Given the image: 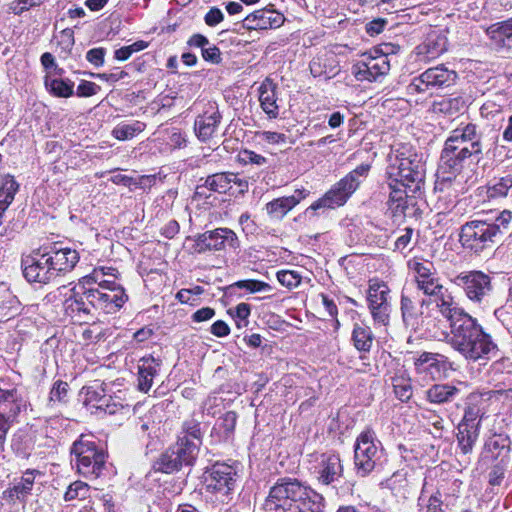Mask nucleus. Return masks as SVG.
I'll return each mask as SVG.
<instances>
[{
  "instance_id": "1",
  "label": "nucleus",
  "mask_w": 512,
  "mask_h": 512,
  "mask_svg": "<svg viewBox=\"0 0 512 512\" xmlns=\"http://www.w3.org/2000/svg\"><path fill=\"white\" fill-rule=\"evenodd\" d=\"M107 275L104 268L94 270L91 275L84 276L79 284L89 285L98 283L97 289H89V300L94 303L95 309L105 310L111 313L122 307L126 301L124 290L121 286L116 285L110 280L103 279Z\"/></svg>"
},
{
  "instance_id": "2",
  "label": "nucleus",
  "mask_w": 512,
  "mask_h": 512,
  "mask_svg": "<svg viewBox=\"0 0 512 512\" xmlns=\"http://www.w3.org/2000/svg\"><path fill=\"white\" fill-rule=\"evenodd\" d=\"M390 164L387 168V175L391 180L390 183H395L394 186L400 184L404 187H410L415 184V188H418L420 182L424 178V164L421 159L414 155L413 157H401L396 155L389 156Z\"/></svg>"
},
{
  "instance_id": "3",
  "label": "nucleus",
  "mask_w": 512,
  "mask_h": 512,
  "mask_svg": "<svg viewBox=\"0 0 512 512\" xmlns=\"http://www.w3.org/2000/svg\"><path fill=\"white\" fill-rule=\"evenodd\" d=\"M498 227L485 222L473 221L466 223L460 231L459 239L463 247L475 253L492 249Z\"/></svg>"
},
{
  "instance_id": "4",
  "label": "nucleus",
  "mask_w": 512,
  "mask_h": 512,
  "mask_svg": "<svg viewBox=\"0 0 512 512\" xmlns=\"http://www.w3.org/2000/svg\"><path fill=\"white\" fill-rule=\"evenodd\" d=\"M450 319V341L461 353L471 351L467 348L470 344L481 337V330L475 326L473 319L467 314L454 311L449 315Z\"/></svg>"
},
{
  "instance_id": "5",
  "label": "nucleus",
  "mask_w": 512,
  "mask_h": 512,
  "mask_svg": "<svg viewBox=\"0 0 512 512\" xmlns=\"http://www.w3.org/2000/svg\"><path fill=\"white\" fill-rule=\"evenodd\" d=\"M450 319V341L461 353L471 351L467 348L470 344L481 337V330L475 326L473 319L467 314L454 311L449 315Z\"/></svg>"
},
{
  "instance_id": "6",
  "label": "nucleus",
  "mask_w": 512,
  "mask_h": 512,
  "mask_svg": "<svg viewBox=\"0 0 512 512\" xmlns=\"http://www.w3.org/2000/svg\"><path fill=\"white\" fill-rule=\"evenodd\" d=\"M72 452L77 458V468L80 473L98 475L104 465L105 455L103 451L97 449L93 441L81 436L74 443Z\"/></svg>"
},
{
  "instance_id": "7",
  "label": "nucleus",
  "mask_w": 512,
  "mask_h": 512,
  "mask_svg": "<svg viewBox=\"0 0 512 512\" xmlns=\"http://www.w3.org/2000/svg\"><path fill=\"white\" fill-rule=\"evenodd\" d=\"M85 286L80 289L76 286L63 293L65 313L78 321H84L95 309L94 303L89 300V290L84 291Z\"/></svg>"
},
{
  "instance_id": "8",
  "label": "nucleus",
  "mask_w": 512,
  "mask_h": 512,
  "mask_svg": "<svg viewBox=\"0 0 512 512\" xmlns=\"http://www.w3.org/2000/svg\"><path fill=\"white\" fill-rule=\"evenodd\" d=\"M387 285L378 282H372L369 285L368 300L371 314L375 321L387 325L389 323V303Z\"/></svg>"
},
{
  "instance_id": "9",
  "label": "nucleus",
  "mask_w": 512,
  "mask_h": 512,
  "mask_svg": "<svg viewBox=\"0 0 512 512\" xmlns=\"http://www.w3.org/2000/svg\"><path fill=\"white\" fill-rule=\"evenodd\" d=\"M302 494L303 491L297 483L289 482L276 485L271 489L264 508L267 511H273L278 508L286 509L289 500H299L302 498Z\"/></svg>"
},
{
  "instance_id": "10",
  "label": "nucleus",
  "mask_w": 512,
  "mask_h": 512,
  "mask_svg": "<svg viewBox=\"0 0 512 512\" xmlns=\"http://www.w3.org/2000/svg\"><path fill=\"white\" fill-rule=\"evenodd\" d=\"M233 468L225 463H216L208 469L203 481L208 491H223L227 493L230 490V484L233 481Z\"/></svg>"
},
{
  "instance_id": "11",
  "label": "nucleus",
  "mask_w": 512,
  "mask_h": 512,
  "mask_svg": "<svg viewBox=\"0 0 512 512\" xmlns=\"http://www.w3.org/2000/svg\"><path fill=\"white\" fill-rule=\"evenodd\" d=\"M236 240L237 238L232 231L217 229L199 236L193 248L196 253H203L207 250L218 251L225 248L226 241H228L231 246H234Z\"/></svg>"
},
{
  "instance_id": "12",
  "label": "nucleus",
  "mask_w": 512,
  "mask_h": 512,
  "mask_svg": "<svg viewBox=\"0 0 512 512\" xmlns=\"http://www.w3.org/2000/svg\"><path fill=\"white\" fill-rule=\"evenodd\" d=\"M195 446L187 439H182L177 451H167L162 455L159 462V469L165 473L178 470L183 462H189L193 456Z\"/></svg>"
},
{
  "instance_id": "13",
  "label": "nucleus",
  "mask_w": 512,
  "mask_h": 512,
  "mask_svg": "<svg viewBox=\"0 0 512 512\" xmlns=\"http://www.w3.org/2000/svg\"><path fill=\"white\" fill-rule=\"evenodd\" d=\"M377 452V448L373 443V437L370 433L365 432L360 435L355 447V463L364 472H369L374 467L373 458Z\"/></svg>"
},
{
  "instance_id": "14",
  "label": "nucleus",
  "mask_w": 512,
  "mask_h": 512,
  "mask_svg": "<svg viewBox=\"0 0 512 512\" xmlns=\"http://www.w3.org/2000/svg\"><path fill=\"white\" fill-rule=\"evenodd\" d=\"M457 280L465 285L467 295L472 300L480 301L491 288L488 276L481 272H471L467 275L459 276Z\"/></svg>"
},
{
  "instance_id": "15",
  "label": "nucleus",
  "mask_w": 512,
  "mask_h": 512,
  "mask_svg": "<svg viewBox=\"0 0 512 512\" xmlns=\"http://www.w3.org/2000/svg\"><path fill=\"white\" fill-rule=\"evenodd\" d=\"M79 260V255L76 250L70 248H63L55 251L52 256L46 259V264H49L51 269L57 271H70L74 268Z\"/></svg>"
},
{
  "instance_id": "16",
  "label": "nucleus",
  "mask_w": 512,
  "mask_h": 512,
  "mask_svg": "<svg viewBox=\"0 0 512 512\" xmlns=\"http://www.w3.org/2000/svg\"><path fill=\"white\" fill-rule=\"evenodd\" d=\"M392 188L389 200V211L395 220H401L405 217L407 206L406 193L394 184L389 183Z\"/></svg>"
},
{
  "instance_id": "17",
  "label": "nucleus",
  "mask_w": 512,
  "mask_h": 512,
  "mask_svg": "<svg viewBox=\"0 0 512 512\" xmlns=\"http://www.w3.org/2000/svg\"><path fill=\"white\" fill-rule=\"evenodd\" d=\"M346 201V196L343 195L342 191L335 185L332 189L327 191L322 198L313 203L309 209L314 211L321 208L334 209L336 206H343Z\"/></svg>"
},
{
  "instance_id": "18",
  "label": "nucleus",
  "mask_w": 512,
  "mask_h": 512,
  "mask_svg": "<svg viewBox=\"0 0 512 512\" xmlns=\"http://www.w3.org/2000/svg\"><path fill=\"white\" fill-rule=\"evenodd\" d=\"M417 365L423 372L428 373L433 379H440L446 375L447 367L444 362H441L435 356L422 355L417 362Z\"/></svg>"
},
{
  "instance_id": "19",
  "label": "nucleus",
  "mask_w": 512,
  "mask_h": 512,
  "mask_svg": "<svg viewBox=\"0 0 512 512\" xmlns=\"http://www.w3.org/2000/svg\"><path fill=\"white\" fill-rule=\"evenodd\" d=\"M22 263L24 265V277L29 282H45L48 279L46 267L41 265L40 262L35 261L32 256H26Z\"/></svg>"
},
{
  "instance_id": "20",
  "label": "nucleus",
  "mask_w": 512,
  "mask_h": 512,
  "mask_svg": "<svg viewBox=\"0 0 512 512\" xmlns=\"http://www.w3.org/2000/svg\"><path fill=\"white\" fill-rule=\"evenodd\" d=\"M38 473L36 470H26L21 477L20 483L4 492L5 497L12 501L15 498L18 499L20 495L29 493Z\"/></svg>"
},
{
  "instance_id": "21",
  "label": "nucleus",
  "mask_w": 512,
  "mask_h": 512,
  "mask_svg": "<svg viewBox=\"0 0 512 512\" xmlns=\"http://www.w3.org/2000/svg\"><path fill=\"white\" fill-rule=\"evenodd\" d=\"M300 202L296 195L275 199L266 205V211L270 215H285Z\"/></svg>"
},
{
  "instance_id": "22",
  "label": "nucleus",
  "mask_w": 512,
  "mask_h": 512,
  "mask_svg": "<svg viewBox=\"0 0 512 512\" xmlns=\"http://www.w3.org/2000/svg\"><path fill=\"white\" fill-rule=\"evenodd\" d=\"M155 360L153 358H143L139 364V388L142 391H148L151 388L155 370Z\"/></svg>"
},
{
  "instance_id": "23",
  "label": "nucleus",
  "mask_w": 512,
  "mask_h": 512,
  "mask_svg": "<svg viewBox=\"0 0 512 512\" xmlns=\"http://www.w3.org/2000/svg\"><path fill=\"white\" fill-rule=\"evenodd\" d=\"M454 73L444 67L428 69L421 75V81L428 85H442L453 79Z\"/></svg>"
},
{
  "instance_id": "24",
  "label": "nucleus",
  "mask_w": 512,
  "mask_h": 512,
  "mask_svg": "<svg viewBox=\"0 0 512 512\" xmlns=\"http://www.w3.org/2000/svg\"><path fill=\"white\" fill-rule=\"evenodd\" d=\"M423 305V301L421 303H415L410 297L403 296L401 309L404 322L411 326L417 324V320L422 314L421 307Z\"/></svg>"
},
{
  "instance_id": "25",
  "label": "nucleus",
  "mask_w": 512,
  "mask_h": 512,
  "mask_svg": "<svg viewBox=\"0 0 512 512\" xmlns=\"http://www.w3.org/2000/svg\"><path fill=\"white\" fill-rule=\"evenodd\" d=\"M218 119L216 115L203 117L196 122V132L199 139L207 141L217 134Z\"/></svg>"
},
{
  "instance_id": "26",
  "label": "nucleus",
  "mask_w": 512,
  "mask_h": 512,
  "mask_svg": "<svg viewBox=\"0 0 512 512\" xmlns=\"http://www.w3.org/2000/svg\"><path fill=\"white\" fill-rule=\"evenodd\" d=\"M458 440L462 446V450L467 452L477 437V423H460L458 426Z\"/></svg>"
},
{
  "instance_id": "27",
  "label": "nucleus",
  "mask_w": 512,
  "mask_h": 512,
  "mask_svg": "<svg viewBox=\"0 0 512 512\" xmlns=\"http://www.w3.org/2000/svg\"><path fill=\"white\" fill-rule=\"evenodd\" d=\"M18 189V184L13 177L7 175L0 187V210L4 212L12 203L14 195Z\"/></svg>"
},
{
  "instance_id": "28",
  "label": "nucleus",
  "mask_w": 512,
  "mask_h": 512,
  "mask_svg": "<svg viewBox=\"0 0 512 512\" xmlns=\"http://www.w3.org/2000/svg\"><path fill=\"white\" fill-rule=\"evenodd\" d=\"M261 137L269 146L278 150L289 148L294 143L289 135L276 131H265Z\"/></svg>"
},
{
  "instance_id": "29",
  "label": "nucleus",
  "mask_w": 512,
  "mask_h": 512,
  "mask_svg": "<svg viewBox=\"0 0 512 512\" xmlns=\"http://www.w3.org/2000/svg\"><path fill=\"white\" fill-rule=\"evenodd\" d=\"M492 347L493 346L488 337L481 333V337H477V340H474V342L467 347L470 348L471 351H464L462 354H464L467 358L477 360L483 355L488 354Z\"/></svg>"
},
{
  "instance_id": "30",
  "label": "nucleus",
  "mask_w": 512,
  "mask_h": 512,
  "mask_svg": "<svg viewBox=\"0 0 512 512\" xmlns=\"http://www.w3.org/2000/svg\"><path fill=\"white\" fill-rule=\"evenodd\" d=\"M237 177L233 174H216L207 180L210 189L219 193L226 192L231 189V183H236Z\"/></svg>"
},
{
  "instance_id": "31",
  "label": "nucleus",
  "mask_w": 512,
  "mask_h": 512,
  "mask_svg": "<svg viewBox=\"0 0 512 512\" xmlns=\"http://www.w3.org/2000/svg\"><path fill=\"white\" fill-rule=\"evenodd\" d=\"M457 391L456 387L448 385H434L427 392L428 398L434 403L447 401Z\"/></svg>"
},
{
  "instance_id": "32",
  "label": "nucleus",
  "mask_w": 512,
  "mask_h": 512,
  "mask_svg": "<svg viewBox=\"0 0 512 512\" xmlns=\"http://www.w3.org/2000/svg\"><path fill=\"white\" fill-rule=\"evenodd\" d=\"M419 288L427 295H440L442 298V305H451L450 301L444 298L442 293L443 286L433 278L418 279Z\"/></svg>"
},
{
  "instance_id": "33",
  "label": "nucleus",
  "mask_w": 512,
  "mask_h": 512,
  "mask_svg": "<svg viewBox=\"0 0 512 512\" xmlns=\"http://www.w3.org/2000/svg\"><path fill=\"white\" fill-rule=\"evenodd\" d=\"M259 100L263 110L268 113H274L276 109L274 92L271 83H264L260 88Z\"/></svg>"
},
{
  "instance_id": "34",
  "label": "nucleus",
  "mask_w": 512,
  "mask_h": 512,
  "mask_svg": "<svg viewBox=\"0 0 512 512\" xmlns=\"http://www.w3.org/2000/svg\"><path fill=\"white\" fill-rule=\"evenodd\" d=\"M490 37L505 44V39L512 38V20L503 24L492 25L487 29Z\"/></svg>"
},
{
  "instance_id": "35",
  "label": "nucleus",
  "mask_w": 512,
  "mask_h": 512,
  "mask_svg": "<svg viewBox=\"0 0 512 512\" xmlns=\"http://www.w3.org/2000/svg\"><path fill=\"white\" fill-rule=\"evenodd\" d=\"M353 339L357 349L368 350L372 344L371 332L368 328L356 326L353 332Z\"/></svg>"
},
{
  "instance_id": "36",
  "label": "nucleus",
  "mask_w": 512,
  "mask_h": 512,
  "mask_svg": "<svg viewBox=\"0 0 512 512\" xmlns=\"http://www.w3.org/2000/svg\"><path fill=\"white\" fill-rule=\"evenodd\" d=\"M340 470L341 466L339 460L336 457H330L321 472L320 480L327 485L334 480Z\"/></svg>"
},
{
  "instance_id": "37",
  "label": "nucleus",
  "mask_w": 512,
  "mask_h": 512,
  "mask_svg": "<svg viewBox=\"0 0 512 512\" xmlns=\"http://www.w3.org/2000/svg\"><path fill=\"white\" fill-rule=\"evenodd\" d=\"M278 281L288 289H293L299 286L303 277L296 271L283 270L277 273Z\"/></svg>"
},
{
  "instance_id": "38",
  "label": "nucleus",
  "mask_w": 512,
  "mask_h": 512,
  "mask_svg": "<svg viewBox=\"0 0 512 512\" xmlns=\"http://www.w3.org/2000/svg\"><path fill=\"white\" fill-rule=\"evenodd\" d=\"M46 87L58 97H69L72 94V87L59 79H46Z\"/></svg>"
},
{
  "instance_id": "39",
  "label": "nucleus",
  "mask_w": 512,
  "mask_h": 512,
  "mask_svg": "<svg viewBox=\"0 0 512 512\" xmlns=\"http://www.w3.org/2000/svg\"><path fill=\"white\" fill-rule=\"evenodd\" d=\"M357 174H358V172L355 171L354 173L348 175L347 177H345L344 179H342L341 181H339L336 184L338 186V188L342 191L343 195L346 196L347 199L353 192L356 191V189L359 186V182L357 180Z\"/></svg>"
},
{
  "instance_id": "40",
  "label": "nucleus",
  "mask_w": 512,
  "mask_h": 512,
  "mask_svg": "<svg viewBox=\"0 0 512 512\" xmlns=\"http://www.w3.org/2000/svg\"><path fill=\"white\" fill-rule=\"evenodd\" d=\"M234 286L238 288H244L250 291L251 293L256 292H270L272 290L271 286L265 282L257 281V280H244L239 281L234 284Z\"/></svg>"
},
{
  "instance_id": "41",
  "label": "nucleus",
  "mask_w": 512,
  "mask_h": 512,
  "mask_svg": "<svg viewBox=\"0 0 512 512\" xmlns=\"http://www.w3.org/2000/svg\"><path fill=\"white\" fill-rule=\"evenodd\" d=\"M475 134V128L473 126H467L463 132L455 131L454 135L448 139L446 142V150L448 149H457L458 146L455 145L456 142L461 138L462 142H466V139L471 140L472 135Z\"/></svg>"
},
{
  "instance_id": "42",
  "label": "nucleus",
  "mask_w": 512,
  "mask_h": 512,
  "mask_svg": "<svg viewBox=\"0 0 512 512\" xmlns=\"http://www.w3.org/2000/svg\"><path fill=\"white\" fill-rule=\"evenodd\" d=\"M461 102L456 98H448L444 99L434 105V111L452 114L454 111H458L460 108Z\"/></svg>"
},
{
  "instance_id": "43",
  "label": "nucleus",
  "mask_w": 512,
  "mask_h": 512,
  "mask_svg": "<svg viewBox=\"0 0 512 512\" xmlns=\"http://www.w3.org/2000/svg\"><path fill=\"white\" fill-rule=\"evenodd\" d=\"M137 131H141V128L130 125H124L121 127H116L113 130V135L118 140H127L132 138Z\"/></svg>"
},
{
  "instance_id": "44",
  "label": "nucleus",
  "mask_w": 512,
  "mask_h": 512,
  "mask_svg": "<svg viewBox=\"0 0 512 512\" xmlns=\"http://www.w3.org/2000/svg\"><path fill=\"white\" fill-rule=\"evenodd\" d=\"M480 152V146L478 142H471L469 145H464L460 148L457 157L466 158L474 153Z\"/></svg>"
},
{
  "instance_id": "45",
  "label": "nucleus",
  "mask_w": 512,
  "mask_h": 512,
  "mask_svg": "<svg viewBox=\"0 0 512 512\" xmlns=\"http://www.w3.org/2000/svg\"><path fill=\"white\" fill-rule=\"evenodd\" d=\"M211 332L217 337H223L229 334L230 328L223 321H217L211 326Z\"/></svg>"
},
{
  "instance_id": "46",
  "label": "nucleus",
  "mask_w": 512,
  "mask_h": 512,
  "mask_svg": "<svg viewBox=\"0 0 512 512\" xmlns=\"http://www.w3.org/2000/svg\"><path fill=\"white\" fill-rule=\"evenodd\" d=\"M89 62L95 65H101L104 59V50L102 48L92 49L87 53Z\"/></svg>"
},
{
  "instance_id": "47",
  "label": "nucleus",
  "mask_w": 512,
  "mask_h": 512,
  "mask_svg": "<svg viewBox=\"0 0 512 512\" xmlns=\"http://www.w3.org/2000/svg\"><path fill=\"white\" fill-rule=\"evenodd\" d=\"M395 394L401 401H407L412 395V391L409 385L397 384L395 385Z\"/></svg>"
},
{
  "instance_id": "48",
  "label": "nucleus",
  "mask_w": 512,
  "mask_h": 512,
  "mask_svg": "<svg viewBox=\"0 0 512 512\" xmlns=\"http://www.w3.org/2000/svg\"><path fill=\"white\" fill-rule=\"evenodd\" d=\"M480 414V410L477 407H469L464 415L462 423H477L479 425V421H477Z\"/></svg>"
},
{
  "instance_id": "49",
  "label": "nucleus",
  "mask_w": 512,
  "mask_h": 512,
  "mask_svg": "<svg viewBox=\"0 0 512 512\" xmlns=\"http://www.w3.org/2000/svg\"><path fill=\"white\" fill-rule=\"evenodd\" d=\"M222 19L223 13L218 9L210 10L205 17L206 23L210 26L218 24Z\"/></svg>"
},
{
  "instance_id": "50",
  "label": "nucleus",
  "mask_w": 512,
  "mask_h": 512,
  "mask_svg": "<svg viewBox=\"0 0 512 512\" xmlns=\"http://www.w3.org/2000/svg\"><path fill=\"white\" fill-rule=\"evenodd\" d=\"M77 91L80 96L89 97L96 93V85L90 82H85L78 86Z\"/></svg>"
},
{
  "instance_id": "51",
  "label": "nucleus",
  "mask_w": 512,
  "mask_h": 512,
  "mask_svg": "<svg viewBox=\"0 0 512 512\" xmlns=\"http://www.w3.org/2000/svg\"><path fill=\"white\" fill-rule=\"evenodd\" d=\"M214 315V310L211 308H202L194 314V319L197 322L205 321Z\"/></svg>"
},
{
  "instance_id": "52",
  "label": "nucleus",
  "mask_w": 512,
  "mask_h": 512,
  "mask_svg": "<svg viewBox=\"0 0 512 512\" xmlns=\"http://www.w3.org/2000/svg\"><path fill=\"white\" fill-rule=\"evenodd\" d=\"M203 57L206 60H209L211 62L217 63L220 59V52L217 48H208L203 51Z\"/></svg>"
},
{
  "instance_id": "53",
  "label": "nucleus",
  "mask_w": 512,
  "mask_h": 512,
  "mask_svg": "<svg viewBox=\"0 0 512 512\" xmlns=\"http://www.w3.org/2000/svg\"><path fill=\"white\" fill-rule=\"evenodd\" d=\"M385 21L382 19L374 20L367 26V32L371 35L379 34L383 27H384Z\"/></svg>"
},
{
  "instance_id": "54",
  "label": "nucleus",
  "mask_w": 512,
  "mask_h": 512,
  "mask_svg": "<svg viewBox=\"0 0 512 512\" xmlns=\"http://www.w3.org/2000/svg\"><path fill=\"white\" fill-rule=\"evenodd\" d=\"M77 487H84V483L76 481L73 484H71L68 488V491L65 494L66 500H72L78 496Z\"/></svg>"
},
{
  "instance_id": "55",
  "label": "nucleus",
  "mask_w": 512,
  "mask_h": 512,
  "mask_svg": "<svg viewBox=\"0 0 512 512\" xmlns=\"http://www.w3.org/2000/svg\"><path fill=\"white\" fill-rule=\"evenodd\" d=\"M250 314V307L245 304L241 303L236 307V316L242 320H246L247 317Z\"/></svg>"
},
{
  "instance_id": "56",
  "label": "nucleus",
  "mask_w": 512,
  "mask_h": 512,
  "mask_svg": "<svg viewBox=\"0 0 512 512\" xmlns=\"http://www.w3.org/2000/svg\"><path fill=\"white\" fill-rule=\"evenodd\" d=\"M343 122V115L340 114L339 112H335L333 113L330 118H329V126L331 128H337L339 127Z\"/></svg>"
},
{
  "instance_id": "57",
  "label": "nucleus",
  "mask_w": 512,
  "mask_h": 512,
  "mask_svg": "<svg viewBox=\"0 0 512 512\" xmlns=\"http://www.w3.org/2000/svg\"><path fill=\"white\" fill-rule=\"evenodd\" d=\"M192 293L189 289H182L176 294V298L181 303H189L192 299Z\"/></svg>"
},
{
  "instance_id": "58",
  "label": "nucleus",
  "mask_w": 512,
  "mask_h": 512,
  "mask_svg": "<svg viewBox=\"0 0 512 512\" xmlns=\"http://www.w3.org/2000/svg\"><path fill=\"white\" fill-rule=\"evenodd\" d=\"M67 387L68 385L65 382L57 383V385L54 387L52 391V395L57 396V398L61 400V395L67 393Z\"/></svg>"
},
{
  "instance_id": "59",
  "label": "nucleus",
  "mask_w": 512,
  "mask_h": 512,
  "mask_svg": "<svg viewBox=\"0 0 512 512\" xmlns=\"http://www.w3.org/2000/svg\"><path fill=\"white\" fill-rule=\"evenodd\" d=\"M411 229H407L406 230V234L400 236L397 241H396V246L398 248H405L407 246V244L409 243L410 239H411Z\"/></svg>"
},
{
  "instance_id": "60",
  "label": "nucleus",
  "mask_w": 512,
  "mask_h": 512,
  "mask_svg": "<svg viewBox=\"0 0 512 512\" xmlns=\"http://www.w3.org/2000/svg\"><path fill=\"white\" fill-rule=\"evenodd\" d=\"M131 56V50H129L128 46L122 47L115 51V58L117 60L123 61L127 60Z\"/></svg>"
},
{
  "instance_id": "61",
  "label": "nucleus",
  "mask_w": 512,
  "mask_h": 512,
  "mask_svg": "<svg viewBox=\"0 0 512 512\" xmlns=\"http://www.w3.org/2000/svg\"><path fill=\"white\" fill-rule=\"evenodd\" d=\"M108 0H87L86 1V5L91 9V10H99L101 8H103L105 6V4L107 3Z\"/></svg>"
},
{
  "instance_id": "62",
  "label": "nucleus",
  "mask_w": 512,
  "mask_h": 512,
  "mask_svg": "<svg viewBox=\"0 0 512 512\" xmlns=\"http://www.w3.org/2000/svg\"><path fill=\"white\" fill-rule=\"evenodd\" d=\"M207 42H208L207 39L202 35H194L190 40V43L192 45H195L198 47L204 46L205 44H207Z\"/></svg>"
},
{
  "instance_id": "63",
  "label": "nucleus",
  "mask_w": 512,
  "mask_h": 512,
  "mask_svg": "<svg viewBox=\"0 0 512 512\" xmlns=\"http://www.w3.org/2000/svg\"><path fill=\"white\" fill-rule=\"evenodd\" d=\"M41 62L45 68L52 67L54 59L50 53H44L41 57Z\"/></svg>"
},
{
  "instance_id": "64",
  "label": "nucleus",
  "mask_w": 512,
  "mask_h": 512,
  "mask_svg": "<svg viewBox=\"0 0 512 512\" xmlns=\"http://www.w3.org/2000/svg\"><path fill=\"white\" fill-rule=\"evenodd\" d=\"M503 136L505 140L512 141V116L508 120V126L504 130Z\"/></svg>"
}]
</instances>
